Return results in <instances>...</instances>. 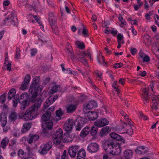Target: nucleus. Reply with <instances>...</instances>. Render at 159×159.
I'll use <instances>...</instances> for the list:
<instances>
[{"label": "nucleus", "mask_w": 159, "mask_h": 159, "mask_svg": "<svg viewBox=\"0 0 159 159\" xmlns=\"http://www.w3.org/2000/svg\"><path fill=\"white\" fill-rule=\"evenodd\" d=\"M76 159H85L86 156V152L84 149H79L76 154Z\"/></svg>", "instance_id": "nucleus-12"}, {"label": "nucleus", "mask_w": 159, "mask_h": 159, "mask_svg": "<svg viewBox=\"0 0 159 159\" xmlns=\"http://www.w3.org/2000/svg\"><path fill=\"white\" fill-rule=\"evenodd\" d=\"M24 151L21 149L19 150L18 152V155L20 157H24Z\"/></svg>", "instance_id": "nucleus-51"}, {"label": "nucleus", "mask_w": 159, "mask_h": 159, "mask_svg": "<svg viewBox=\"0 0 159 159\" xmlns=\"http://www.w3.org/2000/svg\"><path fill=\"white\" fill-rule=\"evenodd\" d=\"M99 149L98 145L96 143H93L89 144L87 147L89 152L93 153L97 151Z\"/></svg>", "instance_id": "nucleus-7"}, {"label": "nucleus", "mask_w": 159, "mask_h": 159, "mask_svg": "<svg viewBox=\"0 0 159 159\" xmlns=\"http://www.w3.org/2000/svg\"><path fill=\"white\" fill-rule=\"evenodd\" d=\"M133 152L130 149H127L125 150L124 152V156L126 159H129L132 157Z\"/></svg>", "instance_id": "nucleus-18"}, {"label": "nucleus", "mask_w": 159, "mask_h": 159, "mask_svg": "<svg viewBox=\"0 0 159 159\" xmlns=\"http://www.w3.org/2000/svg\"><path fill=\"white\" fill-rule=\"evenodd\" d=\"M16 91L14 89H12L9 91L8 94L7 98L9 100H11L15 95Z\"/></svg>", "instance_id": "nucleus-29"}, {"label": "nucleus", "mask_w": 159, "mask_h": 159, "mask_svg": "<svg viewBox=\"0 0 159 159\" xmlns=\"http://www.w3.org/2000/svg\"><path fill=\"white\" fill-rule=\"evenodd\" d=\"M130 52L132 55H134L137 52V50L135 48L131 47L130 48Z\"/></svg>", "instance_id": "nucleus-56"}, {"label": "nucleus", "mask_w": 159, "mask_h": 159, "mask_svg": "<svg viewBox=\"0 0 159 159\" xmlns=\"http://www.w3.org/2000/svg\"><path fill=\"white\" fill-rule=\"evenodd\" d=\"M98 60L100 63H104V59L103 56L102 55H99L98 57Z\"/></svg>", "instance_id": "nucleus-48"}, {"label": "nucleus", "mask_w": 159, "mask_h": 159, "mask_svg": "<svg viewBox=\"0 0 159 159\" xmlns=\"http://www.w3.org/2000/svg\"><path fill=\"white\" fill-rule=\"evenodd\" d=\"M49 70V68L48 66H42L41 68V71L43 72V73H44L46 72H47Z\"/></svg>", "instance_id": "nucleus-53"}, {"label": "nucleus", "mask_w": 159, "mask_h": 159, "mask_svg": "<svg viewBox=\"0 0 159 159\" xmlns=\"http://www.w3.org/2000/svg\"><path fill=\"white\" fill-rule=\"evenodd\" d=\"M32 125V124L31 123H24L22 127L21 133L23 134L28 131L31 128Z\"/></svg>", "instance_id": "nucleus-15"}, {"label": "nucleus", "mask_w": 159, "mask_h": 159, "mask_svg": "<svg viewBox=\"0 0 159 159\" xmlns=\"http://www.w3.org/2000/svg\"><path fill=\"white\" fill-rule=\"evenodd\" d=\"M97 106L96 103L94 101H92L89 102L86 105L84 106V108L86 110H89Z\"/></svg>", "instance_id": "nucleus-14"}, {"label": "nucleus", "mask_w": 159, "mask_h": 159, "mask_svg": "<svg viewBox=\"0 0 159 159\" xmlns=\"http://www.w3.org/2000/svg\"><path fill=\"white\" fill-rule=\"evenodd\" d=\"M60 88V86L59 85H55L50 90V93L51 94H54L55 92L58 91Z\"/></svg>", "instance_id": "nucleus-34"}, {"label": "nucleus", "mask_w": 159, "mask_h": 159, "mask_svg": "<svg viewBox=\"0 0 159 159\" xmlns=\"http://www.w3.org/2000/svg\"><path fill=\"white\" fill-rule=\"evenodd\" d=\"M152 50L155 54H159V48L156 45H154L152 47Z\"/></svg>", "instance_id": "nucleus-32"}, {"label": "nucleus", "mask_w": 159, "mask_h": 159, "mask_svg": "<svg viewBox=\"0 0 159 159\" xmlns=\"http://www.w3.org/2000/svg\"><path fill=\"white\" fill-rule=\"evenodd\" d=\"M0 122L2 126V127H4L7 123V119L5 118L4 119L2 118V120Z\"/></svg>", "instance_id": "nucleus-49"}, {"label": "nucleus", "mask_w": 159, "mask_h": 159, "mask_svg": "<svg viewBox=\"0 0 159 159\" xmlns=\"http://www.w3.org/2000/svg\"><path fill=\"white\" fill-rule=\"evenodd\" d=\"M139 117L144 120H147L148 118L147 116H145L142 113V112H140L139 115Z\"/></svg>", "instance_id": "nucleus-52"}, {"label": "nucleus", "mask_w": 159, "mask_h": 159, "mask_svg": "<svg viewBox=\"0 0 159 159\" xmlns=\"http://www.w3.org/2000/svg\"><path fill=\"white\" fill-rule=\"evenodd\" d=\"M121 152V147L120 144L116 143L114 144L111 154L113 155H118Z\"/></svg>", "instance_id": "nucleus-8"}, {"label": "nucleus", "mask_w": 159, "mask_h": 159, "mask_svg": "<svg viewBox=\"0 0 159 159\" xmlns=\"http://www.w3.org/2000/svg\"><path fill=\"white\" fill-rule=\"evenodd\" d=\"M16 54L15 57L17 59H19L20 57V50L18 48H16Z\"/></svg>", "instance_id": "nucleus-44"}, {"label": "nucleus", "mask_w": 159, "mask_h": 159, "mask_svg": "<svg viewBox=\"0 0 159 159\" xmlns=\"http://www.w3.org/2000/svg\"><path fill=\"white\" fill-rule=\"evenodd\" d=\"M154 84L152 83L149 86L148 88H145L143 91V94H142V97L146 100L149 98L151 95L149 93L151 94L152 96L151 98L153 104L152 108L153 110H157L158 109L157 106L159 105V95H153V93H155V91L153 90Z\"/></svg>", "instance_id": "nucleus-2"}, {"label": "nucleus", "mask_w": 159, "mask_h": 159, "mask_svg": "<svg viewBox=\"0 0 159 159\" xmlns=\"http://www.w3.org/2000/svg\"><path fill=\"white\" fill-rule=\"evenodd\" d=\"M29 98V95L27 93H24L22 94L20 96H19V99L20 100H22L25 99V100H27Z\"/></svg>", "instance_id": "nucleus-39"}, {"label": "nucleus", "mask_w": 159, "mask_h": 159, "mask_svg": "<svg viewBox=\"0 0 159 159\" xmlns=\"http://www.w3.org/2000/svg\"><path fill=\"white\" fill-rule=\"evenodd\" d=\"M154 18L155 19L157 18V21L156 20L155 22L159 26V16L157 15H156L154 16Z\"/></svg>", "instance_id": "nucleus-64"}, {"label": "nucleus", "mask_w": 159, "mask_h": 159, "mask_svg": "<svg viewBox=\"0 0 159 159\" xmlns=\"http://www.w3.org/2000/svg\"><path fill=\"white\" fill-rule=\"evenodd\" d=\"M83 26V29H82V34L84 37H88L89 36L88 30L87 29H86L84 25H82Z\"/></svg>", "instance_id": "nucleus-43"}, {"label": "nucleus", "mask_w": 159, "mask_h": 159, "mask_svg": "<svg viewBox=\"0 0 159 159\" xmlns=\"http://www.w3.org/2000/svg\"><path fill=\"white\" fill-rule=\"evenodd\" d=\"M53 126V123L51 121H49L44 123H43L42 127L43 129H51Z\"/></svg>", "instance_id": "nucleus-16"}, {"label": "nucleus", "mask_w": 159, "mask_h": 159, "mask_svg": "<svg viewBox=\"0 0 159 159\" xmlns=\"http://www.w3.org/2000/svg\"><path fill=\"white\" fill-rule=\"evenodd\" d=\"M75 45L80 49H83L85 47V45L83 43H81L79 41H77L75 43Z\"/></svg>", "instance_id": "nucleus-41"}, {"label": "nucleus", "mask_w": 159, "mask_h": 159, "mask_svg": "<svg viewBox=\"0 0 159 159\" xmlns=\"http://www.w3.org/2000/svg\"><path fill=\"white\" fill-rule=\"evenodd\" d=\"M75 120L73 119H68L64 125V128L67 131H70L73 128L74 125H75Z\"/></svg>", "instance_id": "nucleus-4"}, {"label": "nucleus", "mask_w": 159, "mask_h": 159, "mask_svg": "<svg viewBox=\"0 0 159 159\" xmlns=\"http://www.w3.org/2000/svg\"><path fill=\"white\" fill-rule=\"evenodd\" d=\"M52 97L50 96L45 101L44 105V108H47L50 105L53 103L52 101Z\"/></svg>", "instance_id": "nucleus-25"}, {"label": "nucleus", "mask_w": 159, "mask_h": 159, "mask_svg": "<svg viewBox=\"0 0 159 159\" xmlns=\"http://www.w3.org/2000/svg\"><path fill=\"white\" fill-rule=\"evenodd\" d=\"M50 135V133L48 130L47 129H43L41 132V136L43 137H47Z\"/></svg>", "instance_id": "nucleus-33"}, {"label": "nucleus", "mask_w": 159, "mask_h": 159, "mask_svg": "<svg viewBox=\"0 0 159 159\" xmlns=\"http://www.w3.org/2000/svg\"><path fill=\"white\" fill-rule=\"evenodd\" d=\"M19 94H16L14 96L13 100L12 101L13 106L14 107H17V104L19 102Z\"/></svg>", "instance_id": "nucleus-27"}, {"label": "nucleus", "mask_w": 159, "mask_h": 159, "mask_svg": "<svg viewBox=\"0 0 159 159\" xmlns=\"http://www.w3.org/2000/svg\"><path fill=\"white\" fill-rule=\"evenodd\" d=\"M109 123V121L104 118L98 120L94 122V125L99 127H101L107 125Z\"/></svg>", "instance_id": "nucleus-5"}, {"label": "nucleus", "mask_w": 159, "mask_h": 159, "mask_svg": "<svg viewBox=\"0 0 159 159\" xmlns=\"http://www.w3.org/2000/svg\"><path fill=\"white\" fill-rule=\"evenodd\" d=\"M77 55L78 57V59L79 61L85 58V57L86 56V53L85 52L82 51L77 53Z\"/></svg>", "instance_id": "nucleus-28"}, {"label": "nucleus", "mask_w": 159, "mask_h": 159, "mask_svg": "<svg viewBox=\"0 0 159 159\" xmlns=\"http://www.w3.org/2000/svg\"><path fill=\"white\" fill-rule=\"evenodd\" d=\"M98 117V113L96 112L91 111L89 112V118L91 120H93Z\"/></svg>", "instance_id": "nucleus-20"}, {"label": "nucleus", "mask_w": 159, "mask_h": 159, "mask_svg": "<svg viewBox=\"0 0 159 159\" xmlns=\"http://www.w3.org/2000/svg\"><path fill=\"white\" fill-rule=\"evenodd\" d=\"M14 16V13L13 12H11L10 15H9L8 17H7L4 20V21L6 22L7 21L11 20V21L14 22V20H12L13 17Z\"/></svg>", "instance_id": "nucleus-40"}, {"label": "nucleus", "mask_w": 159, "mask_h": 159, "mask_svg": "<svg viewBox=\"0 0 159 159\" xmlns=\"http://www.w3.org/2000/svg\"><path fill=\"white\" fill-rule=\"evenodd\" d=\"M53 32L56 35H58L59 34V30L57 27L56 26H54L52 28Z\"/></svg>", "instance_id": "nucleus-50"}, {"label": "nucleus", "mask_w": 159, "mask_h": 159, "mask_svg": "<svg viewBox=\"0 0 159 159\" xmlns=\"http://www.w3.org/2000/svg\"><path fill=\"white\" fill-rule=\"evenodd\" d=\"M80 146L75 145L70 147L68 150V154L71 158L75 157L78 151L80 149Z\"/></svg>", "instance_id": "nucleus-3"}, {"label": "nucleus", "mask_w": 159, "mask_h": 159, "mask_svg": "<svg viewBox=\"0 0 159 159\" xmlns=\"http://www.w3.org/2000/svg\"><path fill=\"white\" fill-rule=\"evenodd\" d=\"M62 138H57L52 137L53 142L54 144L56 145H58L61 142Z\"/></svg>", "instance_id": "nucleus-35"}, {"label": "nucleus", "mask_w": 159, "mask_h": 159, "mask_svg": "<svg viewBox=\"0 0 159 159\" xmlns=\"http://www.w3.org/2000/svg\"><path fill=\"white\" fill-rule=\"evenodd\" d=\"M51 116V113H48V111H47L42 116V119L44 121H46L49 120Z\"/></svg>", "instance_id": "nucleus-26"}, {"label": "nucleus", "mask_w": 159, "mask_h": 159, "mask_svg": "<svg viewBox=\"0 0 159 159\" xmlns=\"http://www.w3.org/2000/svg\"><path fill=\"white\" fill-rule=\"evenodd\" d=\"M63 131L61 129H59L57 130L53 134L52 137L57 138H62Z\"/></svg>", "instance_id": "nucleus-21"}, {"label": "nucleus", "mask_w": 159, "mask_h": 159, "mask_svg": "<svg viewBox=\"0 0 159 159\" xmlns=\"http://www.w3.org/2000/svg\"><path fill=\"white\" fill-rule=\"evenodd\" d=\"M27 3V0H19L18 2V4L20 6H24Z\"/></svg>", "instance_id": "nucleus-47"}, {"label": "nucleus", "mask_w": 159, "mask_h": 159, "mask_svg": "<svg viewBox=\"0 0 159 159\" xmlns=\"http://www.w3.org/2000/svg\"><path fill=\"white\" fill-rule=\"evenodd\" d=\"M80 61L85 66H88V63L87 61V60L85 58L81 60Z\"/></svg>", "instance_id": "nucleus-60"}, {"label": "nucleus", "mask_w": 159, "mask_h": 159, "mask_svg": "<svg viewBox=\"0 0 159 159\" xmlns=\"http://www.w3.org/2000/svg\"><path fill=\"white\" fill-rule=\"evenodd\" d=\"M49 22L50 24L52 26L56 22L57 18L56 15L52 12H51L49 14Z\"/></svg>", "instance_id": "nucleus-13"}, {"label": "nucleus", "mask_w": 159, "mask_h": 159, "mask_svg": "<svg viewBox=\"0 0 159 159\" xmlns=\"http://www.w3.org/2000/svg\"><path fill=\"white\" fill-rule=\"evenodd\" d=\"M30 79V76L29 75H27L25 78V80L22 82L20 89L21 90H24L26 89L27 85L29 84Z\"/></svg>", "instance_id": "nucleus-9"}, {"label": "nucleus", "mask_w": 159, "mask_h": 159, "mask_svg": "<svg viewBox=\"0 0 159 159\" xmlns=\"http://www.w3.org/2000/svg\"><path fill=\"white\" fill-rule=\"evenodd\" d=\"M52 142L51 141H49L45 145L43 148L44 149H45L48 151L52 148Z\"/></svg>", "instance_id": "nucleus-38"}, {"label": "nucleus", "mask_w": 159, "mask_h": 159, "mask_svg": "<svg viewBox=\"0 0 159 159\" xmlns=\"http://www.w3.org/2000/svg\"><path fill=\"white\" fill-rule=\"evenodd\" d=\"M111 129L109 126H106L102 128L100 132V136L101 137L106 135L109 133L111 132Z\"/></svg>", "instance_id": "nucleus-11"}, {"label": "nucleus", "mask_w": 159, "mask_h": 159, "mask_svg": "<svg viewBox=\"0 0 159 159\" xmlns=\"http://www.w3.org/2000/svg\"><path fill=\"white\" fill-rule=\"evenodd\" d=\"M150 60L149 57L148 55H145L143 58V61L148 62Z\"/></svg>", "instance_id": "nucleus-57"}, {"label": "nucleus", "mask_w": 159, "mask_h": 159, "mask_svg": "<svg viewBox=\"0 0 159 159\" xmlns=\"http://www.w3.org/2000/svg\"><path fill=\"white\" fill-rule=\"evenodd\" d=\"M118 19L121 25H124L126 24V22L123 19L121 14H119V15Z\"/></svg>", "instance_id": "nucleus-37"}, {"label": "nucleus", "mask_w": 159, "mask_h": 159, "mask_svg": "<svg viewBox=\"0 0 159 159\" xmlns=\"http://www.w3.org/2000/svg\"><path fill=\"white\" fill-rule=\"evenodd\" d=\"M39 138V135L38 134H29L28 137L26 138L25 140L28 143L30 144L33 143V141H35L38 140Z\"/></svg>", "instance_id": "nucleus-6"}, {"label": "nucleus", "mask_w": 159, "mask_h": 159, "mask_svg": "<svg viewBox=\"0 0 159 159\" xmlns=\"http://www.w3.org/2000/svg\"><path fill=\"white\" fill-rule=\"evenodd\" d=\"M90 131L89 127L86 126L83 129L80 133V136L82 137H85L87 135Z\"/></svg>", "instance_id": "nucleus-23"}, {"label": "nucleus", "mask_w": 159, "mask_h": 159, "mask_svg": "<svg viewBox=\"0 0 159 159\" xmlns=\"http://www.w3.org/2000/svg\"><path fill=\"white\" fill-rule=\"evenodd\" d=\"M67 153V152L66 150H64L63 151V154L62 155H61V159H66V154Z\"/></svg>", "instance_id": "nucleus-59"}, {"label": "nucleus", "mask_w": 159, "mask_h": 159, "mask_svg": "<svg viewBox=\"0 0 159 159\" xmlns=\"http://www.w3.org/2000/svg\"><path fill=\"white\" fill-rule=\"evenodd\" d=\"M48 151L46 149H44V148H43L40 152V154L42 155H44L48 152Z\"/></svg>", "instance_id": "nucleus-62"}, {"label": "nucleus", "mask_w": 159, "mask_h": 159, "mask_svg": "<svg viewBox=\"0 0 159 159\" xmlns=\"http://www.w3.org/2000/svg\"><path fill=\"white\" fill-rule=\"evenodd\" d=\"M32 151V150H30V151L28 152V155L29 156V157H28L27 158H29V159H33L32 157L33 155Z\"/></svg>", "instance_id": "nucleus-63"}, {"label": "nucleus", "mask_w": 159, "mask_h": 159, "mask_svg": "<svg viewBox=\"0 0 159 159\" xmlns=\"http://www.w3.org/2000/svg\"><path fill=\"white\" fill-rule=\"evenodd\" d=\"M56 117L57 118H54L53 119V120L57 121L61 119V116L62 115L63 112H62L61 109H60L56 111Z\"/></svg>", "instance_id": "nucleus-22"}, {"label": "nucleus", "mask_w": 159, "mask_h": 159, "mask_svg": "<svg viewBox=\"0 0 159 159\" xmlns=\"http://www.w3.org/2000/svg\"><path fill=\"white\" fill-rule=\"evenodd\" d=\"M30 102L27 100L22 101L20 103V108L21 110L25 109L29 105Z\"/></svg>", "instance_id": "nucleus-24"}, {"label": "nucleus", "mask_w": 159, "mask_h": 159, "mask_svg": "<svg viewBox=\"0 0 159 159\" xmlns=\"http://www.w3.org/2000/svg\"><path fill=\"white\" fill-rule=\"evenodd\" d=\"M128 128L126 130V133L129 135H131L133 133V130L130 125H128Z\"/></svg>", "instance_id": "nucleus-45"}, {"label": "nucleus", "mask_w": 159, "mask_h": 159, "mask_svg": "<svg viewBox=\"0 0 159 159\" xmlns=\"http://www.w3.org/2000/svg\"><path fill=\"white\" fill-rule=\"evenodd\" d=\"M90 134L92 136L95 135L97 132L98 129L97 128L94 127L93 126L91 129H90Z\"/></svg>", "instance_id": "nucleus-36"}, {"label": "nucleus", "mask_w": 159, "mask_h": 159, "mask_svg": "<svg viewBox=\"0 0 159 159\" xmlns=\"http://www.w3.org/2000/svg\"><path fill=\"white\" fill-rule=\"evenodd\" d=\"M75 128L76 130L80 131L82 128V126L78 121H75Z\"/></svg>", "instance_id": "nucleus-42"}, {"label": "nucleus", "mask_w": 159, "mask_h": 159, "mask_svg": "<svg viewBox=\"0 0 159 159\" xmlns=\"http://www.w3.org/2000/svg\"><path fill=\"white\" fill-rule=\"evenodd\" d=\"M9 140L8 139L5 138L3 139L1 143V147L3 148H5Z\"/></svg>", "instance_id": "nucleus-31"}, {"label": "nucleus", "mask_w": 159, "mask_h": 159, "mask_svg": "<svg viewBox=\"0 0 159 159\" xmlns=\"http://www.w3.org/2000/svg\"><path fill=\"white\" fill-rule=\"evenodd\" d=\"M110 135L112 139L118 141H121L123 143H124L125 140L124 139H122L120 136L116 133L112 132L110 134Z\"/></svg>", "instance_id": "nucleus-19"}, {"label": "nucleus", "mask_w": 159, "mask_h": 159, "mask_svg": "<svg viewBox=\"0 0 159 159\" xmlns=\"http://www.w3.org/2000/svg\"><path fill=\"white\" fill-rule=\"evenodd\" d=\"M123 64L122 63H117L113 65L114 67L118 68L122 66Z\"/></svg>", "instance_id": "nucleus-54"}, {"label": "nucleus", "mask_w": 159, "mask_h": 159, "mask_svg": "<svg viewBox=\"0 0 159 159\" xmlns=\"http://www.w3.org/2000/svg\"><path fill=\"white\" fill-rule=\"evenodd\" d=\"M31 54L32 56H34L35 54L37 52V50L36 49L33 48L30 50Z\"/></svg>", "instance_id": "nucleus-55"}, {"label": "nucleus", "mask_w": 159, "mask_h": 159, "mask_svg": "<svg viewBox=\"0 0 159 159\" xmlns=\"http://www.w3.org/2000/svg\"><path fill=\"white\" fill-rule=\"evenodd\" d=\"M6 94H4L0 96V103L2 104L6 101Z\"/></svg>", "instance_id": "nucleus-46"}, {"label": "nucleus", "mask_w": 159, "mask_h": 159, "mask_svg": "<svg viewBox=\"0 0 159 159\" xmlns=\"http://www.w3.org/2000/svg\"><path fill=\"white\" fill-rule=\"evenodd\" d=\"M146 72L145 71H141L139 72V75L143 77H144L146 76Z\"/></svg>", "instance_id": "nucleus-61"}, {"label": "nucleus", "mask_w": 159, "mask_h": 159, "mask_svg": "<svg viewBox=\"0 0 159 159\" xmlns=\"http://www.w3.org/2000/svg\"><path fill=\"white\" fill-rule=\"evenodd\" d=\"M17 113L15 112H11L9 116V119L11 120H15L17 118Z\"/></svg>", "instance_id": "nucleus-30"}, {"label": "nucleus", "mask_w": 159, "mask_h": 159, "mask_svg": "<svg viewBox=\"0 0 159 159\" xmlns=\"http://www.w3.org/2000/svg\"><path fill=\"white\" fill-rule=\"evenodd\" d=\"M76 108L77 106L76 105L70 104L67 106L66 109L67 112L70 113H72L75 111Z\"/></svg>", "instance_id": "nucleus-17"}, {"label": "nucleus", "mask_w": 159, "mask_h": 159, "mask_svg": "<svg viewBox=\"0 0 159 159\" xmlns=\"http://www.w3.org/2000/svg\"><path fill=\"white\" fill-rule=\"evenodd\" d=\"M40 87V78L36 77L31 84L29 90V93L32 94L30 101L34 104L28 108L23 114L22 118L25 120H32L37 117L40 108V98H36L39 95V88Z\"/></svg>", "instance_id": "nucleus-1"}, {"label": "nucleus", "mask_w": 159, "mask_h": 159, "mask_svg": "<svg viewBox=\"0 0 159 159\" xmlns=\"http://www.w3.org/2000/svg\"><path fill=\"white\" fill-rule=\"evenodd\" d=\"M125 80L124 78H120L118 81V83L121 84L123 85L125 84Z\"/></svg>", "instance_id": "nucleus-58"}, {"label": "nucleus", "mask_w": 159, "mask_h": 159, "mask_svg": "<svg viewBox=\"0 0 159 159\" xmlns=\"http://www.w3.org/2000/svg\"><path fill=\"white\" fill-rule=\"evenodd\" d=\"M114 144V143L111 142L108 143L104 145V149L107 153L111 154Z\"/></svg>", "instance_id": "nucleus-10"}]
</instances>
